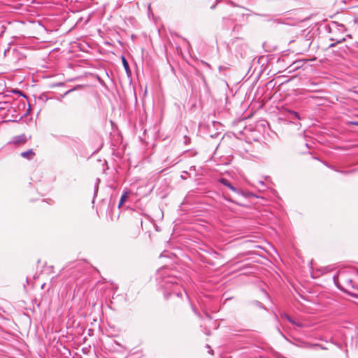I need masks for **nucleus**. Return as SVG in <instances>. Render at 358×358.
I'll return each instance as SVG.
<instances>
[{"label":"nucleus","instance_id":"f257e3e1","mask_svg":"<svg viewBox=\"0 0 358 358\" xmlns=\"http://www.w3.org/2000/svg\"><path fill=\"white\" fill-rule=\"evenodd\" d=\"M179 280L175 277L168 275L164 277L159 282L163 289L164 296L166 299L172 298H182L183 295L189 300V296L185 289L179 284Z\"/></svg>","mask_w":358,"mask_h":358},{"label":"nucleus","instance_id":"f03ea898","mask_svg":"<svg viewBox=\"0 0 358 358\" xmlns=\"http://www.w3.org/2000/svg\"><path fill=\"white\" fill-rule=\"evenodd\" d=\"M52 24H37L36 30L38 34L44 40L51 41L68 33L71 29L68 31H62L60 26L62 24H59V26L52 27ZM58 25V24H57Z\"/></svg>","mask_w":358,"mask_h":358},{"label":"nucleus","instance_id":"7ed1b4c3","mask_svg":"<svg viewBox=\"0 0 358 358\" xmlns=\"http://www.w3.org/2000/svg\"><path fill=\"white\" fill-rule=\"evenodd\" d=\"M28 103H29L28 108L27 109L25 113L24 114L21 115L20 117H19V114L17 113V110L15 109V112H11L10 113H9V115L2 114V118L5 119L6 122H20L23 117H27L31 111V106H30V103L29 101H28Z\"/></svg>","mask_w":358,"mask_h":358},{"label":"nucleus","instance_id":"20e7f679","mask_svg":"<svg viewBox=\"0 0 358 358\" xmlns=\"http://www.w3.org/2000/svg\"><path fill=\"white\" fill-rule=\"evenodd\" d=\"M232 45H235L234 51L236 56L239 55L242 58H244L246 56L248 45L243 43L241 38H235L232 41Z\"/></svg>","mask_w":358,"mask_h":358},{"label":"nucleus","instance_id":"39448f33","mask_svg":"<svg viewBox=\"0 0 358 358\" xmlns=\"http://www.w3.org/2000/svg\"><path fill=\"white\" fill-rule=\"evenodd\" d=\"M316 59H317V58L315 57H313L310 59H300V60H296V61L294 62L292 64H291L287 67V70L288 71V73H290L296 71L300 69H304V65L308 62H310V61L313 62V61H315Z\"/></svg>","mask_w":358,"mask_h":358},{"label":"nucleus","instance_id":"423d86ee","mask_svg":"<svg viewBox=\"0 0 358 358\" xmlns=\"http://www.w3.org/2000/svg\"><path fill=\"white\" fill-rule=\"evenodd\" d=\"M318 24H315L313 26H310L307 29L303 30V36L306 38V41H310L313 39L315 36L319 34Z\"/></svg>","mask_w":358,"mask_h":358},{"label":"nucleus","instance_id":"0eeeda50","mask_svg":"<svg viewBox=\"0 0 358 358\" xmlns=\"http://www.w3.org/2000/svg\"><path fill=\"white\" fill-rule=\"evenodd\" d=\"M287 117L291 123L294 124L296 126L297 129H300L301 124L299 121L301 120L303 117H301L298 112L288 110L287 112Z\"/></svg>","mask_w":358,"mask_h":358},{"label":"nucleus","instance_id":"6e6552de","mask_svg":"<svg viewBox=\"0 0 358 358\" xmlns=\"http://www.w3.org/2000/svg\"><path fill=\"white\" fill-rule=\"evenodd\" d=\"M325 29L329 33L341 32L343 33L346 31V28L344 24H324Z\"/></svg>","mask_w":358,"mask_h":358},{"label":"nucleus","instance_id":"1a4fd4ad","mask_svg":"<svg viewBox=\"0 0 358 358\" xmlns=\"http://www.w3.org/2000/svg\"><path fill=\"white\" fill-rule=\"evenodd\" d=\"M11 112H15V108L8 101L0 102V116L2 117V114H8Z\"/></svg>","mask_w":358,"mask_h":358},{"label":"nucleus","instance_id":"9d476101","mask_svg":"<svg viewBox=\"0 0 358 358\" xmlns=\"http://www.w3.org/2000/svg\"><path fill=\"white\" fill-rule=\"evenodd\" d=\"M130 194H131V191L129 189L125 188L123 190V192H122V194L120 196V201H119L118 208H120L122 206H124V204L127 201Z\"/></svg>","mask_w":358,"mask_h":358},{"label":"nucleus","instance_id":"9b49d317","mask_svg":"<svg viewBox=\"0 0 358 358\" xmlns=\"http://www.w3.org/2000/svg\"><path fill=\"white\" fill-rule=\"evenodd\" d=\"M238 196L242 197L243 199H250L251 197H257L255 194L250 192H245L243 189L237 187L236 191L234 192Z\"/></svg>","mask_w":358,"mask_h":358},{"label":"nucleus","instance_id":"f8f14e48","mask_svg":"<svg viewBox=\"0 0 358 358\" xmlns=\"http://www.w3.org/2000/svg\"><path fill=\"white\" fill-rule=\"evenodd\" d=\"M27 141V138L24 134L15 136L13 138V143L16 145L23 144Z\"/></svg>","mask_w":358,"mask_h":358},{"label":"nucleus","instance_id":"ddd939ff","mask_svg":"<svg viewBox=\"0 0 358 358\" xmlns=\"http://www.w3.org/2000/svg\"><path fill=\"white\" fill-rule=\"evenodd\" d=\"M121 60H122V66L125 70V72H126L127 76L128 77L131 76V71L129 68V63H128L126 57L124 55L121 56Z\"/></svg>","mask_w":358,"mask_h":358},{"label":"nucleus","instance_id":"4468645a","mask_svg":"<svg viewBox=\"0 0 358 358\" xmlns=\"http://www.w3.org/2000/svg\"><path fill=\"white\" fill-rule=\"evenodd\" d=\"M219 182L220 183H221L222 185L226 186L227 187H228L229 189H231V191L233 192H235L236 191V187H234L229 181L228 179L225 178H220L219 180Z\"/></svg>","mask_w":358,"mask_h":358},{"label":"nucleus","instance_id":"2eb2a0df","mask_svg":"<svg viewBox=\"0 0 358 358\" xmlns=\"http://www.w3.org/2000/svg\"><path fill=\"white\" fill-rule=\"evenodd\" d=\"M36 154L34 152L33 149H29L27 151L22 152L20 153V156L24 159H27L29 160H31L34 159Z\"/></svg>","mask_w":358,"mask_h":358},{"label":"nucleus","instance_id":"dca6fc26","mask_svg":"<svg viewBox=\"0 0 358 358\" xmlns=\"http://www.w3.org/2000/svg\"><path fill=\"white\" fill-rule=\"evenodd\" d=\"M248 305L250 306L257 307V308H259L262 310H266V308L265 307V306L262 302H260L257 300L250 301L248 302Z\"/></svg>","mask_w":358,"mask_h":358},{"label":"nucleus","instance_id":"f3484780","mask_svg":"<svg viewBox=\"0 0 358 358\" xmlns=\"http://www.w3.org/2000/svg\"><path fill=\"white\" fill-rule=\"evenodd\" d=\"M224 199L229 202H231V203H235L238 206H245L246 204L242 203L241 201L239 200H235L234 199H232L231 196H224Z\"/></svg>","mask_w":358,"mask_h":358},{"label":"nucleus","instance_id":"a211bd4d","mask_svg":"<svg viewBox=\"0 0 358 358\" xmlns=\"http://www.w3.org/2000/svg\"><path fill=\"white\" fill-rule=\"evenodd\" d=\"M331 40L336 41V42L331 43L328 47L329 48L334 47L336 45V44H337V43H341L343 42L344 41H345V37H341V38H331Z\"/></svg>","mask_w":358,"mask_h":358},{"label":"nucleus","instance_id":"6ab92c4d","mask_svg":"<svg viewBox=\"0 0 358 358\" xmlns=\"http://www.w3.org/2000/svg\"><path fill=\"white\" fill-rule=\"evenodd\" d=\"M342 278H343V280L346 282L348 287H352V288L355 287L354 282L352 279L348 278L345 276H342Z\"/></svg>","mask_w":358,"mask_h":358},{"label":"nucleus","instance_id":"aec40b11","mask_svg":"<svg viewBox=\"0 0 358 358\" xmlns=\"http://www.w3.org/2000/svg\"><path fill=\"white\" fill-rule=\"evenodd\" d=\"M333 281L334 282V285H336V287L339 289L340 290H343V287L340 285L339 283V280H338V274L336 275H334L333 276Z\"/></svg>","mask_w":358,"mask_h":358},{"label":"nucleus","instance_id":"412c9836","mask_svg":"<svg viewBox=\"0 0 358 358\" xmlns=\"http://www.w3.org/2000/svg\"><path fill=\"white\" fill-rule=\"evenodd\" d=\"M307 347L310 348H320L322 350H327V348L324 345L319 343H308Z\"/></svg>","mask_w":358,"mask_h":358},{"label":"nucleus","instance_id":"4be33fe9","mask_svg":"<svg viewBox=\"0 0 358 358\" xmlns=\"http://www.w3.org/2000/svg\"><path fill=\"white\" fill-rule=\"evenodd\" d=\"M11 92L13 94H19L20 96H22L23 98L26 99L28 101L27 96L23 93V92H22L19 89H13L11 90Z\"/></svg>","mask_w":358,"mask_h":358},{"label":"nucleus","instance_id":"5701e85b","mask_svg":"<svg viewBox=\"0 0 358 358\" xmlns=\"http://www.w3.org/2000/svg\"><path fill=\"white\" fill-rule=\"evenodd\" d=\"M332 268L330 266L321 267L319 271L321 272L322 274L327 273L332 271Z\"/></svg>","mask_w":358,"mask_h":358},{"label":"nucleus","instance_id":"b1692460","mask_svg":"<svg viewBox=\"0 0 358 358\" xmlns=\"http://www.w3.org/2000/svg\"><path fill=\"white\" fill-rule=\"evenodd\" d=\"M25 106H26V101L25 100H20L19 101V103H18V110H20L21 108L22 109H24L25 108Z\"/></svg>","mask_w":358,"mask_h":358},{"label":"nucleus","instance_id":"393cba45","mask_svg":"<svg viewBox=\"0 0 358 358\" xmlns=\"http://www.w3.org/2000/svg\"><path fill=\"white\" fill-rule=\"evenodd\" d=\"M99 182H100V179L99 178H96V183H95V185H94V198L96 196V194L98 192Z\"/></svg>","mask_w":358,"mask_h":358},{"label":"nucleus","instance_id":"a878e982","mask_svg":"<svg viewBox=\"0 0 358 358\" xmlns=\"http://www.w3.org/2000/svg\"><path fill=\"white\" fill-rule=\"evenodd\" d=\"M38 100H41L43 102H45L48 99L47 95L45 94H44V93L40 94L38 96Z\"/></svg>","mask_w":358,"mask_h":358},{"label":"nucleus","instance_id":"bb28decb","mask_svg":"<svg viewBox=\"0 0 358 358\" xmlns=\"http://www.w3.org/2000/svg\"><path fill=\"white\" fill-rule=\"evenodd\" d=\"M6 28L3 24H0V38L3 36L5 32Z\"/></svg>","mask_w":358,"mask_h":358},{"label":"nucleus","instance_id":"cd10ccee","mask_svg":"<svg viewBox=\"0 0 358 358\" xmlns=\"http://www.w3.org/2000/svg\"><path fill=\"white\" fill-rule=\"evenodd\" d=\"M190 142H191V138L189 136L185 135L184 136V143H185V145H189L190 143Z\"/></svg>","mask_w":358,"mask_h":358},{"label":"nucleus","instance_id":"c85d7f7f","mask_svg":"<svg viewBox=\"0 0 358 358\" xmlns=\"http://www.w3.org/2000/svg\"><path fill=\"white\" fill-rule=\"evenodd\" d=\"M185 153L189 154L190 156H195L197 154L196 151L192 150H187L185 151Z\"/></svg>","mask_w":358,"mask_h":358},{"label":"nucleus","instance_id":"c756f323","mask_svg":"<svg viewBox=\"0 0 358 358\" xmlns=\"http://www.w3.org/2000/svg\"><path fill=\"white\" fill-rule=\"evenodd\" d=\"M213 257L215 258H218L220 256V254L218 253L217 252L215 251V250H213L212 252L210 253Z\"/></svg>","mask_w":358,"mask_h":358},{"label":"nucleus","instance_id":"7c9ffc66","mask_svg":"<svg viewBox=\"0 0 358 358\" xmlns=\"http://www.w3.org/2000/svg\"><path fill=\"white\" fill-rule=\"evenodd\" d=\"M220 133H219V132H216V133H215V134H210V137L211 138H217V137H218V136H220Z\"/></svg>","mask_w":358,"mask_h":358},{"label":"nucleus","instance_id":"2f4dec72","mask_svg":"<svg viewBox=\"0 0 358 358\" xmlns=\"http://www.w3.org/2000/svg\"><path fill=\"white\" fill-rule=\"evenodd\" d=\"M11 44H12V42H10V43H8V48L4 50V52H3L4 56H6V54L9 52V50H10V45H11Z\"/></svg>","mask_w":358,"mask_h":358},{"label":"nucleus","instance_id":"473e14b6","mask_svg":"<svg viewBox=\"0 0 358 358\" xmlns=\"http://www.w3.org/2000/svg\"><path fill=\"white\" fill-rule=\"evenodd\" d=\"M289 315L287 313H284V312H283V313H280V317H281L282 318H284V319L287 320V318L289 317Z\"/></svg>","mask_w":358,"mask_h":358},{"label":"nucleus","instance_id":"72a5a7b5","mask_svg":"<svg viewBox=\"0 0 358 358\" xmlns=\"http://www.w3.org/2000/svg\"><path fill=\"white\" fill-rule=\"evenodd\" d=\"M26 38V36H24V35H22V36H13L14 40H20V39H21V38Z\"/></svg>","mask_w":358,"mask_h":358},{"label":"nucleus","instance_id":"f704fd0d","mask_svg":"<svg viewBox=\"0 0 358 358\" xmlns=\"http://www.w3.org/2000/svg\"><path fill=\"white\" fill-rule=\"evenodd\" d=\"M287 320L292 324H296V321H294L290 316H289Z\"/></svg>","mask_w":358,"mask_h":358},{"label":"nucleus","instance_id":"c9c22d12","mask_svg":"<svg viewBox=\"0 0 358 358\" xmlns=\"http://www.w3.org/2000/svg\"><path fill=\"white\" fill-rule=\"evenodd\" d=\"M241 24H236V25L234 26L233 28V31H235L236 29H237L238 31V29L241 28Z\"/></svg>","mask_w":358,"mask_h":358},{"label":"nucleus","instance_id":"e433bc0d","mask_svg":"<svg viewBox=\"0 0 358 358\" xmlns=\"http://www.w3.org/2000/svg\"><path fill=\"white\" fill-rule=\"evenodd\" d=\"M350 124L358 126V121H350L349 122Z\"/></svg>","mask_w":358,"mask_h":358},{"label":"nucleus","instance_id":"4c0bfd02","mask_svg":"<svg viewBox=\"0 0 358 358\" xmlns=\"http://www.w3.org/2000/svg\"><path fill=\"white\" fill-rule=\"evenodd\" d=\"M294 325L299 327H303V324L300 322H296V324H294Z\"/></svg>","mask_w":358,"mask_h":358},{"label":"nucleus","instance_id":"58836bf2","mask_svg":"<svg viewBox=\"0 0 358 358\" xmlns=\"http://www.w3.org/2000/svg\"><path fill=\"white\" fill-rule=\"evenodd\" d=\"M338 149L341 150H348V148L347 147H345V146H339L338 148Z\"/></svg>","mask_w":358,"mask_h":358},{"label":"nucleus","instance_id":"ea45409f","mask_svg":"<svg viewBox=\"0 0 358 358\" xmlns=\"http://www.w3.org/2000/svg\"><path fill=\"white\" fill-rule=\"evenodd\" d=\"M206 348H209L208 352L210 354L213 353V350L210 348L209 345H206Z\"/></svg>","mask_w":358,"mask_h":358},{"label":"nucleus","instance_id":"a19ab883","mask_svg":"<svg viewBox=\"0 0 358 358\" xmlns=\"http://www.w3.org/2000/svg\"><path fill=\"white\" fill-rule=\"evenodd\" d=\"M182 39H183V40L187 43V44L188 45V46H189V45H190L189 42L186 38H183Z\"/></svg>","mask_w":358,"mask_h":358},{"label":"nucleus","instance_id":"79ce46f5","mask_svg":"<svg viewBox=\"0 0 358 358\" xmlns=\"http://www.w3.org/2000/svg\"><path fill=\"white\" fill-rule=\"evenodd\" d=\"M278 332L282 336H285L284 334H282V332L280 331V329L279 328H278Z\"/></svg>","mask_w":358,"mask_h":358},{"label":"nucleus","instance_id":"37998d69","mask_svg":"<svg viewBox=\"0 0 358 358\" xmlns=\"http://www.w3.org/2000/svg\"><path fill=\"white\" fill-rule=\"evenodd\" d=\"M27 37H28V38L33 37V38H39V37L36 36H28Z\"/></svg>","mask_w":358,"mask_h":358},{"label":"nucleus","instance_id":"c03bdc74","mask_svg":"<svg viewBox=\"0 0 358 358\" xmlns=\"http://www.w3.org/2000/svg\"><path fill=\"white\" fill-rule=\"evenodd\" d=\"M215 124H217V122H215V121L212 122V124H213V127H215Z\"/></svg>","mask_w":358,"mask_h":358},{"label":"nucleus","instance_id":"a18cd8bd","mask_svg":"<svg viewBox=\"0 0 358 358\" xmlns=\"http://www.w3.org/2000/svg\"><path fill=\"white\" fill-rule=\"evenodd\" d=\"M103 165H106L107 166V161L106 160H104Z\"/></svg>","mask_w":358,"mask_h":358},{"label":"nucleus","instance_id":"49530a36","mask_svg":"<svg viewBox=\"0 0 358 358\" xmlns=\"http://www.w3.org/2000/svg\"><path fill=\"white\" fill-rule=\"evenodd\" d=\"M45 285V283H43V284L41 285V288H42V289H43Z\"/></svg>","mask_w":358,"mask_h":358},{"label":"nucleus","instance_id":"de8ad7c7","mask_svg":"<svg viewBox=\"0 0 358 358\" xmlns=\"http://www.w3.org/2000/svg\"><path fill=\"white\" fill-rule=\"evenodd\" d=\"M192 310H194V312L195 313H196V310H195V309L194 308V307H193V306H192Z\"/></svg>","mask_w":358,"mask_h":358},{"label":"nucleus","instance_id":"09e8293b","mask_svg":"<svg viewBox=\"0 0 358 358\" xmlns=\"http://www.w3.org/2000/svg\"><path fill=\"white\" fill-rule=\"evenodd\" d=\"M169 161V158H166L165 160V162H167Z\"/></svg>","mask_w":358,"mask_h":358},{"label":"nucleus","instance_id":"8fccbe9b","mask_svg":"<svg viewBox=\"0 0 358 358\" xmlns=\"http://www.w3.org/2000/svg\"><path fill=\"white\" fill-rule=\"evenodd\" d=\"M181 178L185 179V176H181Z\"/></svg>","mask_w":358,"mask_h":358},{"label":"nucleus","instance_id":"3c124183","mask_svg":"<svg viewBox=\"0 0 358 358\" xmlns=\"http://www.w3.org/2000/svg\"><path fill=\"white\" fill-rule=\"evenodd\" d=\"M181 178L185 179V176H181Z\"/></svg>","mask_w":358,"mask_h":358},{"label":"nucleus","instance_id":"603ef678","mask_svg":"<svg viewBox=\"0 0 358 358\" xmlns=\"http://www.w3.org/2000/svg\"><path fill=\"white\" fill-rule=\"evenodd\" d=\"M259 183H261L262 185H264V182L262 181H260Z\"/></svg>","mask_w":358,"mask_h":358},{"label":"nucleus","instance_id":"864d4df0","mask_svg":"<svg viewBox=\"0 0 358 358\" xmlns=\"http://www.w3.org/2000/svg\"><path fill=\"white\" fill-rule=\"evenodd\" d=\"M96 152H97V150H96L95 152H93L92 155L95 154Z\"/></svg>","mask_w":358,"mask_h":358},{"label":"nucleus","instance_id":"5fc2aeb1","mask_svg":"<svg viewBox=\"0 0 358 358\" xmlns=\"http://www.w3.org/2000/svg\"><path fill=\"white\" fill-rule=\"evenodd\" d=\"M26 282H27V284L29 283L27 278L26 279Z\"/></svg>","mask_w":358,"mask_h":358},{"label":"nucleus","instance_id":"6e6d98bb","mask_svg":"<svg viewBox=\"0 0 358 358\" xmlns=\"http://www.w3.org/2000/svg\"><path fill=\"white\" fill-rule=\"evenodd\" d=\"M357 276H358V273H357Z\"/></svg>","mask_w":358,"mask_h":358}]
</instances>
